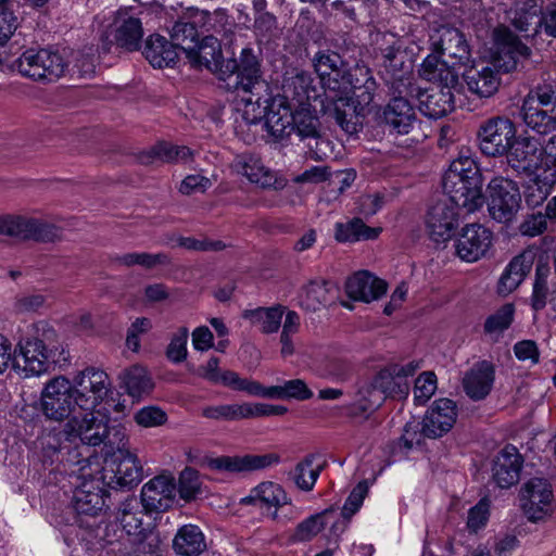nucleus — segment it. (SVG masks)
Segmentation results:
<instances>
[{"mask_svg":"<svg viewBox=\"0 0 556 556\" xmlns=\"http://www.w3.org/2000/svg\"><path fill=\"white\" fill-rule=\"evenodd\" d=\"M119 378L127 394L137 401L149 395L154 389L150 372L141 365H134L125 369Z\"/></svg>","mask_w":556,"mask_h":556,"instance_id":"nucleus-41","label":"nucleus"},{"mask_svg":"<svg viewBox=\"0 0 556 556\" xmlns=\"http://www.w3.org/2000/svg\"><path fill=\"white\" fill-rule=\"evenodd\" d=\"M516 135V126L509 118L494 116L480 124L477 140L484 155L497 157L507 154Z\"/></svg>","mask_w":556,"mask_h":556,"instance_id":"nucleus-13","label":"nucleus"},{"mask_svg":"<svg viewBox=\"0 0 556 556\" xmlns=\"http://www.w3.org/2000/svg\"><path fill=\"white\" fill-rule=\"evenodd\" d=\"M345 292L355 301L369 303L387 292V283L367 270H359L348 278Z\"/></svg>","mask_w":556,"mask_h":556,"instance_id":"nucleus-30","label":"nucleus"},{"mask_svg":"<svg viewBox=\"0 0 556 556\" xmlns=\"http://www.w3.org/2000/svg\"><path fill=\"white\" fill-rule=\"evenodd\" d=\"M315 72L320 78V83L325 89L327 101L333 92L338 90H346L349 87L348 76L350 73L345 72L341 56L331 51H319L313 59Z\"/></svg>","mask_w":556,"mask_h":556,"instance_id":"nucleus-20","label":"nucleus"},{"mask_svg":"<svg viewBox=\"0 0 556 556\" xmlns=\"http://www.w3.org/2000/svg\"><path fill=\"white\" fill-rule=\"evenodd\" d=\"M437 390V377L431 371H425L415 381L414 399L419 404H425Z\"/></svg>","mask_w":556,"mask_h":556,"instance_id":"nucleus-60","label":"nucleus"},{"mask_svg":"<svg viewBox=\"0 0 556 556\" xmlns=\"http://www.w3.org/2000/svg\"><path fill=\"white\" fill-rule=\"evenodd\" d=\"M459 207L453 202L440 201L432 205L426 217V226L430 238L435 242H446L459 226Z\"/></svg>","mask_w":556,"mask_h":556,"instance_id":"nucleus-19","label":"nucleus"},{"mask_svg":"<svg viewBox=\"0 0 556 556\" xmlns=\"http://www.w3.org/2000/svg\"><path fill=\"white\" fill-rule=\"evenodd\" d=\"M199 472L190 467L185 468L179 476L178 492L181 498L190 501L200 492Z\"/></svg>","mask_w":556,"mask_h":556,"instance_id":"nucleus-57","label":"nucleus"},{"mask_svg":"<svg viewBox=\"0 0 556 556\" xmlns=\"http://www.w3.org/2000/svg\"><path fill=\"white\" fill-rule=\"evenodd\" d=\"M520 503L521 509L529 521L546 520L554 510L552 485L542 478L530 479L521 489Z\"/></svg>","mask_w":556,"mask_h":556,"instance_id":"nucleus-15","label":"nucleus"},{"mask_svg":"<svg viewBox=\"0 0 556 556\" xmlns=\"http://www.w3.org/2000/svg\"><path fill=\"white\" fill-rule=\"evenodd\" d=\"M241 503L257 507L269 518L273 510L289 504V494L279 483L263 481L252 488L249 495L241 500Z\"/></svg>","mask_w":556,"mask_h":556,"instance_id":"nucleus-27","label":"nucleus"},{"mask_svg":"<svg viewBox=\"0 0 556 556\" xmlns=\"http://www.w3.org/2000/svg\"><path fill=\"white\" fill-rule=\"evenodd\" d=\"M383 395L387 397H406L409 391V382L397 380L389 366L381 369L372 379Z\"/></svg>","mask_w":556,"mask_h":556,"instance_id":"nucleus-51","label":"nucleus"},{"mask_svg":"<svg viewBox=\"0 0 556 556\" xmlns=\"http://www.w3.org/2000/svg\"><path fill=\"white\" fill-rule=\"evenodd\" d=\"M173 548L181 556H199L206 549L205 536L198 526L185 525L174 536Z\"/></svg>","mask_w":556,"mask_h":556,"instance_id":"nucleus-39","label":"nucleus"},{"mask_svg":"<svg viewBox=\"0 0 556 556\" xmlns=\"http://www.w3.org/2000/svg\"><path fill=\"white\" fill-rule=\"evenodd\" d=\"M55 331L46 323L40 321L27 327L14 349L15 370L23 377H38L50 367Z\"/></svg>","mask_w":556,"mask_h":556,"instance_id":"nucleus-5","label":"nucleus"},{"mask_svg":"<svg viewBox=\"0 0 556 556\" xmlns=\"http://www.w3.org/2000/svg\"><path fill=\"white\" fill-rule=\"evenodd\" d=\"M292 117V132H295L302 140L317 135L319 121L311 110V104L299 105L298 109L293 110Z\"/></svg>","mask_w":556,"mask_h":556,"instance_id":"nucleus-50","label":"nucleus"},{"mask_svg":"<svg viewBox=\"0 0 556 556\" xmlns=\"http://www.w3.org/2000/svg\"><path fill=\"white\" fill-rule=\"evenodd\" d=\"M71 383L84 414L66 421L65 432L78 437L83 444L98 446L104 442L110 429L106 416L98 407L113 394L111 379L104 370L87 367L76 372Z\"/></svg>","mask_w":556,"mask_h":556,"instance_id":"nucleus-1","label":"nucleus"},{"mask_svg":"<svg viewBox=\"0 0 556 556\" xmlns=\"http://www.w3.org/2000/svg\"><path fill=\"white\" fill-rule=\"evenodd\" d=\"M495 370L486 361L475 364L463 378L466 394L475 401L484 399L492 390Z\"/></svg>","mask_w":556,"mask_h":556,"instance_id":"nucleus-32","label":"nucleus"},{"mask_svg":"<svg viewBox=\"0 0 556 556\" xmlns=\"http://www.w3.org/2000/svg\"><path fill=\"white\" fill-rule=\"evenodd\" d=\"M115 446L119 451L117 456L104 459L100 463L98 457L85 459V477L98 476L108 488L131 489L139 484L143 478V468L137 455L128 450H122L126 444V434L121 429H109L104 442Z\"/></svg>","mask_w":556,"mask_h":556,"instance_id":"nucleus-2","label":"nucleus"},{"mask_svg":"<svg viewBox=\"0 0 556 556\" xmlns=\"http://www.w3.org/2000/svg\"><path fill=\"white\" fill-rule=\"evenodd\" d=\"M176 482L169 475H160L148 482L141 489V504L147 511H163L168 509L176 496Z\"/></svg>","mask_w":556,"mask_h":556,"instance_id":"nucleus-23","label":"nucleus"},{"mask_svg":"<svg viewBox=\"0 0 556 556\" xmlns=\"http://www.w3.org/2000/svg\"><path fill=\"white\" fill-rule=\"evenodd\" d=\"M328 525L330 532L337 538L346 527L333 509H325L302 520L294 529L292 539L296 542H307L317 536Z\"/></svg>","mask_w":556,"mask_h":556,"instance_id":"nucleus-25","label":"nucleus"},{"mask_svg":"<svg viewBox=\"0 0 556 556\" xmlns=\"http://www.w3.org/2000/svg\"><path fill=\"white\" fill-rule=\"evenodd\" d=\"M383 122L397 134L405 135L416 122V112L412 103L403 97H394L384 106Z\"/></svg>","mask_w":556,"mask_h":556,"instance_id":"nucleus-33","label":"nucleus"},{"mask_svg":"<svg viewBox=\"0 0 556 556\" xmlns=\"http://www.w3.org/2000/svg\"><path fill=\"white\" fill-rule=\"evenodd\" d=\"M462 75L468 90L479 98L492 97L501 85L498 73L489 65H466Z\"/></svg>","mask_w":556,"mask_h":556,"instance_id":"nucleus-31","label":"nucleus"},{"mask_svg":"<svg viewBox=\"0 0 556 556\" xmlns=\"http://www.w3.org/2000/svg\"><path fill=\"white\" fill-rule=\"evenodd\" d=\"M283 94L289 99L296 101L299 105L309 104L311 99L317 97L313 87V78L309 73L298 72L292 76L286 77L282 84Z\"/></svg>","mask_w":556,"mask_h":556,"instance_id":"nucleus-44","label":"nucleus"},{"mask_svg":"<svg viewBox=\"0 0 556 556\" xmlns=\"http://www.w3.org/2000/svg\"><path fill=\"white\" fill-rule=\"evenodd\" d=\"M526 98H532L534 101V105L548 108L556 104V85L554 84H543L536 86L533 90H531Z\"/></svg>","mask_w":556,"mask_h":556,"instance_id":"nucleus-64","label":"nucleus"},{"mask_svg":"<svg viewBox=\"0 0 556 556\" xmlns=\"http://www.w3.org/2000/svg\"><path fill=\"white\" fill-rule=\"evenodd\" d=\"M63 438L66 439L68 442H73L75 440L80 439L78 437H70L65 432V428L63 431H50L48 433H45L40 439V446L43 454V457L53 462L54 457L62 453L63 450L66 448V446L63 443Z\"/></svg>","mask_w":556,"mask_h":556,"instance_id":"nucleus-53","label":"nucleus"},{"mask_svg":"<svg viewBox=\"0 0 556 556\" xmlns=\"http://www.w3.org/2000/svg\"><path fill=\"white\" fill-rule=\"evenodd\" d=\"M192 156V152L187 147L174 146L167 142H160L150 150L140 155V162L149 165L156 162H187Z\"/></svg>","mask_w":556,"mask_h":556,"instance_id":"nucleus-45","label":"nucleus"},{"mask_svg":"<svg viewBox=\"0 0 556 556\" xmlns=\"http://www.w3.org/2000/svg\"><path fill=\"white\" fill-rule=\"evenodd\" d=\"M456 66L448 59L432 52L424 60L420 75L426 80L434 84L457 85L458 73Z\"/></svg>","mask_w":556,"mask_h":556,"instance_id":"nucleus-37","label":"nucleus"},{"mask_svg":"<svg viewBox=\"0 0 556 556\" xmlns=\"http://www.w3.org/2000/svg\"><path fill=\"white\" fill-rule=\"evenodd\" d=\"M458 416L457 405L450 399H438L422 418V431L428 439H438L454 427Z\"/></svg>","mask_w":556,"mask_h":556,"instance_id":"nucleus-22","label":"nucleus"},{"mask_svg":"<svg viewBox=\"0 0 556 556\" xmlns=\"http://www.w3.org/2000/svg\"><path fill=\"white\" fill-rule=\"evenodd\" d=\"M219 359L211 357L205 365L199 368V375L213 383H223L236 391H239L243 378L231 370L219 371Z\"/></svg>","mask_w":556,"mask_h":556,"instance_id":"nucleus-49","label":"nucleus"},{"mask_svg":"<svg viewBox=\"0 0 556 556\" xmlns=\"http://www.w3.org/2000/svg\"><path fill=\"white\" fill-rule=\"evenodd\" d=\"M455 85L434 84L418 94L420 112L430 118H441L455 108L453 87Z\"/></svg>","mask_w":556,"mask_h":556,"instance_id":"nucleus-26","label":"nucleus"},{"mask_svg":"<svg viewBox=\"0 0 556 556\" xmlns=\"http://www.w3.org/2000/svg\"><path fill=\"white\" fill-rule=\"evenodd\" d=\"M172 38L175 41L176 50L179 48L186 53L189 45H195L199 40V34L192 23L177 22L173 26Z\"/></svg>","mask_w":556,"mask_h":556,"instance_id":"nucleus-56","label":"nucleus"},{"mask_svg":"<svg viewBox=\"0 0 556 556\" xmlns=\"http://www.w3.org/2000/svg\"><path fill=\"white\" fill-rule=\"evenodd\" d=\"M515 307L513 304H505L494 314L489 316L484 323V331L489 334L501 333L506 330L514 319Z\"/></svg>","mask_w":556,"mask_h":556,"instance_id":"nucleus-54","label":"nucleus"},{"mask_svg":"<svg viewBox=\"0 0 556 556\" xmlns=\"http://www.w3.org/2000/svg\"><path fill=\"white\" fill-rule=\"evenodd\" d=\"M529 48L523 45L509 29L498 27L494 30L493 65L503 72L516 70L520 60L528 58Z\"/></svg>","mask_w":556,"mask_h":556,"instance_id":"nucleus-21","label":"nucleus"},{"mask_svg":"<svg viewBox=\"0 0 556 556\" xmlns=\"http://www.w3.org/2000/svg\"><path fill=\"white\" fill-rule=\"evenodd\" d=\"M40 410L47 419L58 422L84 414L79 410L71 380L64 376L54 377L45 384L40 393Z\"/></svg>","mask_w":556,"mask_h":556,"instance_id":"nucleus-9","label":"nucleus"},{"mask_svg":"<svg viewBox=\"0 0 556 556\" xmlns=\"http://www.w3.org/2000/svg\"><path fill=\"white\" fill-rule=\"evenodd\" d=\"M202 415L208 419L215 420L243 419V404H224L216 406H207L203 409Z\"/></svg>","mask_w":556,"mask_h":556,"instance_id":"nucleus-59","label":"nucleus"},{"mask_svg":"<svg viewBox=\"0 0 556 556\" xmlns=\"http://www.w3.org/2000/svg\"><path fill=\"white\" fill-rule=\"evenodd\" d=\"M188 338L189 330L186 327H180L177 331L173 333L166 349V356L170 362L178 364L187 358Z\"/></svg>","mask_w":556,"mask_h":556,"instance_id":"nucleus-55","label":"nucleus"},{"mask_svg":"<svg viewBox=\"0 0 556 556\" xmlns=\"http://www.w3.org/2000/svg\"><path fill=\"white\" fill-rule=\"evenodd\" d=\"M239 391H243L250 395L261 396L264 399L285 400L283 384L264 387L255 380H249L243 378Z\"/></svg>","mask_w":556,"mask_h":556,"instance_id":"nucleus-58","label":"nucleus"},{"mask_svg":"<svg viewBox=\"0 0 556 556\" xmlns=\"http://www.w3.org/2000/svg\"><path fill=\"white\" fill-rule=\"evenodd\" d=\"M143 54L153 67H167L178 58L176 47L161 35H151L144 45Z\"/></svg>","mask_w":556,"mask_h":556,"instance_id":"nucleus-40","label":"nucleus"},{"mask_svg":"<svg viewBox=\"0 0 556 556\" xmlns=\"http://www.w3.org/2000/svg\"><path fill=\"white\" fill-rule=\"evenodd\" d=\"M329 282L312 280L302 287L298 295V304L306 311H317L328 302Z\"/></svg>","mask_w":556,"mask_h":556,"instance_id":"nucleus-48","label":"nucleus"},{"mask_svg":"<svg viewBox=\"0 0 556 556\" xmlns=\"http://www.w3.org/2000/svg\"><path fill=\"white\" fill-rule=\"evenodd\" d=\"M17 71L38 81H54L65 73L68 63L58 51L26 50L16 61Z\"/></svg>","mask_w":556,"mask_h":556,"instance_id":"nucleus-11","label":"nucleus"},{"mask_svg":"<svg viewBox=\"0 0 556 556\" xmlns=\"http://www.w3.org/2000/svg\"><path fill=\"white\" fill-rule=\"evenodd\" d=\"M432 52L448 59L453 65L466 66L470 61V49L463 33L455 27L442 25L429 36Z\"/></svg>","mask_w":556,"mask_h":556,"instance_id":"nucleus-17","label":"nucleus"},{"mask_svg":"<svg viewBox=\"0 0 556 556\" xmlns=\"http://www.w3.org/2000/svg\"><path fill=\"white\" fill-rule=\"evenodd\" d=\"M521 117L525 124L540 135L556 130V108L546 110L534 105L532 98H525L521 105Z\"/></svg>","mask_w":556,"mask_h":556,"instance_id":"nucleus-36","label":"nucleus"},{"mask_svg":"<svg viewBox=\"0 0 556 556\" xmlns=\"http://www.w3.org/2000/svg\"><path fill=\"white\" fill-rule=\"evenodd\" d=\"M137 425L143 428H153L162 426L167 420L166 413L157 406H144L134 416Z\"/></svg>","mask_w":556,"mask_h":556,"instance_id":"nucleus-62","label":"nucleus"},{"mask_svg":"<svg viewBox=\"0 0 556 556\" xmlns=\"http://www.w3.org/2000/svg\"><path fill=\"white\" fill-rule=\"evenodd\" d=\"M123 530L128 535L140 539V546H144L142 539L146 536V528L143 527V513L136 498H128L123 502L118 508L116 516Z\"/></svg>","mask_w":556,"mask_h":556,"instance_id":"nucleus-43","label":"nucleus"},{"mask_svg":"<svg viewBox=\"0 0 556 556\" xmlns=\"http://www.w3.org/2000/svg\"><path fill=\"white\" fill-rule=\"evenodd\" d=\"M386 401V395L380 392L375 381L363 384L349 407L352 416H361L377 409Z\"/></svg>","mask_w":556,"mask_h":556,"instance_id":"nucleus-46","label":"nucleus"},{"mask_svg":"<svg viewBox=\"0 0 556 556\" xmlns=\"http://www.w3.org/2000/svg\"><path fill=\"white\" fill-rule=\"evenodd\" d=\"M534 261L532 251H525L515 256L503 271L497 291L502 295H507L516 290L530 273Z\"/></svg>","mask_w":556,"mask_h":556,"instance_id":"nucleus-34","label":"nucleus"},{"mask_svg":"<svg viewBox=\"0 0 556 556\" xmlns=\"http://www.w3.org/2000/svg\"><path fill=\"white\" fill-rule=\"evenodd\" d=\"M450 199L471 213L483 204L482 176L470 150H462L443 176Z\"/></svg>","mask_w":556,"mask_h":556,"instance_id":"nucleus-3","label":"nucleus"},{"mask_svg":"<svg viewBox=\"0 0 556 556\" xmlns=\"http://www.w3.org/2000/svg\"><path fill=\"white\" fill-rule=\"evenodd\" d=\"M280 463V456L276 453L262 455L248 454L243 456H219L212 458L208 466L212 469L227 472H248L262 470Z\"/></svg>","mask_w":556,"mask_h":556,"instance_id":"nucleus-24","label":"nucleus"},{"mask_svg":"<svg viewBox=\"0 0 556 556\" xmlns=\"http://www.w3.org/2000/svg\"><path fill=\"white\" fill-rule=\"evenodd\" d=\"M530 178L525 187V201L529 207L535 208L544 203L556 185V168L549 167Z\"/></svg>","mask_w":556,"mask_h":556,"instance_id":"nucleus-42","label":"nucleus"},{"mask_svg":"<svg viewBox=\"0 0 556 556\" xmlns=\"http://www.w3.org/2000/svg\"><path fill=\"white\" fill-rule=\"evenodd\" d=\"M226 68L230 73H237L235 105L248 100L249 96L253 98L264 94L269 87L262 79L258 61L250 48L242 49L239 60H228Z\"/></svg>","mask_w":556,"mask_h":556,"instance_id":"nucleus-10","label":"nucleus"},{"mask_svg":"<svg viewBox=\"0 0 556 556\" xmlns=\"http://www.w3.org/2000/svg\"><path fill=\"white\" fill-rule=\"evenodd\" d=\"M521 192L516 181L495 177L488 185V211L500 223H508L521 208Z\"/></svg>","mask_w":556,"mask_h":556,"instance_id":"nucleus-12","label":"nucleus"},{"mask_svg":"<svg viewBox=\"0 0 556 556\" xmlns=\"http://www.w3.org/2000/svg\"><path fill=\"white\" fill-rule=\"evenodd\" d=\"M211 187L212 181L208 177L202 174H191L181 180L178 191L184 195H191L193 193H203Z\"/></svg>","mask_w":556,"mask_h":556,"instance_id":"nucleus-63","label":"nucleus"},{"mask_svg":"<svg viewBox=\"0 0 556 556\" xmlns=\"http://www.w3.org/2000/svg\"><path fill=\"white\" fill-rule=\"evenodd\" d=\"M523 459L514 445H506L495 457L492 472L500 488H509L520 479Z\"/></svg>","mask_w":556,"mask_h":556,"instance_id":"nucleus-28","label":"nucleus"},{"mask_svg":"<svg viewBox=\"0 0 556 556\" xmlns=\"http://www.w3.org/2000/svg\"><path fill=\"white\" fill-rule=\"evenodd\" d=\"M243 317L257 327L265 334L276 333L281 327L280 333V353L283 357L294 353L293 337L299 332L301 319L296 312L288 309L286 306L277 304L270 307H257L245 311Z\"/></svg>","mask_w":556,"mask_h":556,"instance_id":"nucleus-8","label":"nucleus"},{"mask_svg":"<svg viewBox=\"0 0 556 556\" xmlns=\"http://www.w3.org/2000/svg\"><path fill=\"white\" fill-rule=\"evenodd\" d=\"M348 80L350 88L333 92L328 102L333 105L332 114L338 125L346 134H354L357 131L358 116L374 100L377 84L367 72L363 74V79L350 73Z\"/></svg>","mask_w":556,"mask_h":556,"instance_id":"nucleus-6","label":"nucleus"},{"mask_svg":"<svg viewBox=\"0 0 556 556\" xmlns=\"http://www.w3.org/2000/svg\"><path fill=\"white\" fill-rule=\"evenodd\" d=\"M61 228L47 220L20 215L0 216V235L21 240L50 242L61 237Z\"/></svg>","mask_w":556,"mask_h":556,"instance_id":"nucleus-14","label":"nucleus"},{"mask_svg":"<svg viewBox=\"0 0 556 556\" xmlns=\"http://www.w3.org/2000/svg\"><path fill=\"white\" fill-rule=\"evenodd\" d=\"M186 56L193 66L217 70L222 60L220 42L214 36H205L186 48Z\"/></svg>","mask_w":556,"mask_h":556,"instance_id":"nucleus-35","label":"nucleus"},{"mask_svg":"<svg viewBox=\"0 0 556 556\" xmlns=\"http://www.w3.org/2000/svg\"><path fill=\"white\" fill-rule=\"evenodd\" d=\"M493 243L492 231L481 224H468L462 228L455 241L456 255L467 263H473L486 255Z\"/></svg>","mask_w":556,"mask_h":556,"instance_id":"nucleus-18","label":"nucleus"},{"mask_svg":"<svg viewBox=\"0 0 556 556\" xmlns=\"http://www.w3.org/2000/svg\"><path fill=\"white\" fill-rule=\"evenodd\" d=\"M381 232L379 227H369L362 219L353 218L336 225V239L340 242H356L376 239Z\"/></svg>","mask_w":556,"mask_h":556,"instance_id":"nucleus-47","label":"nucleus"},{"mask_svg":"<svg viewBox=\"0 0 556 556\" xmlns=\"http://www.w3.org/2000/svg\"><path fill=\"white\" fill-rule=\"evenodd\" d=\"M264 94H257L236 104V111L247 124L265 123L267 131L275 138H285L292 134L291 105L286 97L273 94L270 87Z\"/></svg>","mask_w":556,"mask_h":556,"instance_id":"nucleus-4","label":"nucleus"},{"mask_svg":"<svg viewBox=\"0 0 556 556\" xmlns=\"http://www.w3.org/2000/svg\"><path fill=\"white\" fill-rule=\"evenodd\" d=\"M232 167L239 175L245 177L251 184L261 188H277L276 174L266 167L262 159L252 153L237 155Z\"/></svg>","mask_w":556,"mask_h":556,"instance_id":"nucleus-29","label":"nucleus"},{"mask_svg":"<svg viewBox=\"0 0 556 556\" xmlns=\"http://www.w3.org/2000/svg\"><path fill=\"white\" fill-rule=\"evenodd\" d=\"M320 475V467L314 466V457L307 456L298 463L292 472L294 484L304 492H309Z\"/></svg>","mask_w":556,"mask_h":556,"instance_id":"nucleus-52","label":"nucleus"},{"mask_svg":"<svg viewBox=\"0 0 556 556\" xmlns=\"http://www.w3.org/2000/svg\"><path fill=\"white\" fill-rule=\"evenodd\" d=\"M121 262L126 266L140 265L149 269L156 265L167 264L168 257L164 253H127L121 257Z\"/></svg>","mask_w":556,"mask_h":556,"instance_id":"nucleus-61","label":"nucleus"},{"mask_svg":"<svg viewBox=\"0 0 556 556\" xmlns=\"http://www.w3.org/2000/svg\"><path fill=\"white\" fill-rule=\"evenodd\" d=\"M114 25L117 45L129 51L137 50L143 36L141 21L127 12H119L114 20Z\"/></svg>","mask_w":556,"mask_h":556,"instance_id":"nucleus-38","label":"nucleus"},{"mask_svg":"<svg viewBox=\"0 0 556 556\" xmlns=\"http://www.w3.org/2000/svg\"><path fill=\"white\" fill-rule=\"evenodd\" d=\"M78 469L77 479L80 482L75 488L73 494V505L75 510L81 515L97 516L104 507L106 489L102 480L98 479L97 475L92 477H85L86 463L83 460Z\"/></svg>","mask_w":556,"mask_h":556,"instance_id":"nucleus-16","label":"nucleus"},{"mask_svg":"<svg viewBox=\"0 0 556 556\" xmlns=\"http://www.w3.org/2000/svg\"><path fill=\"white\" fill-rule=\"evenodd\" d=\"M507 164L526 177L541 174L547 168L556 169V134L544 144L533 137H517L506 154Z\"/></svg>","mask_w":556,"mask_h":556,"instance_id":"nucleus-7","label":"nucleus"}]
</instances>
